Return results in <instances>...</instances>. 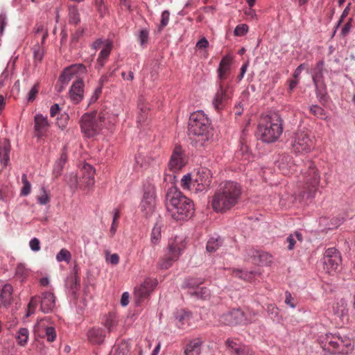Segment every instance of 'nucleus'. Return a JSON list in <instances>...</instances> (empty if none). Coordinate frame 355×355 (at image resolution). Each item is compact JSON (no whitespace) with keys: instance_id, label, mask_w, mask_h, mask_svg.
Masks as SVG:
<instances>
[{"instance_id":"obj_1","label":"nucleus","mask_w":355,"mask_h":355,"mask_svg":"<svg viewBox=\"0 0 355 355\" xmlns=\"http://www.w3.org/2000/svg\"><path fill=\"white\" fill-rule=\"evenodd\" d=\"M241 192V187L237 182L227 181L221 183L213 196L212 208L220 213L230 210L238 203Z\"/></svg>"},{"instance_id":"obj_2","label":"nucleus","mask_w":355,"mask_h":355,"mask_svg":"<svg viewBox=\"0 0 355 355\" xmlns=\"http://www.w3.org/2000/svg\"><path fill=\"white\" fill-rule=\"evenodd\" d=\"M166 206L171 217L175 220L189 218L194 211L192 201L175 187L168 189L166 195Z\"/></svg>"},{"instance_id":"obj_3","label":"nucleus","mask_w":355,"mask_h":355,"mask_svg":"<svg viewBox=\"0 0 355 355\" xmlns=\"http://www.w3.org/2000/svg\"><path fill=\"white\" fill-rule=\"evenodd\" d=\"M283 132L282 119L277 114L261 118L257 130V137L265 143L275 142Z\"/></svg>"},{"instance_id":"obj_4","label":"nucleus","mask_w":355,"mask_h":355,"mask_svg":"<svg viewBox=\"0 0 355 355\" xmlns=\"http://www.w3.org/2000/svg\"><path fill=\"white\" fill-rule=\"evenodd\" d=\"M320 343L324 351L331 353L348 354L353 348L349 338L339 333L327 334L321 336Z\"/></svg>"},{"instance_id":"obj_5","label":"nucleus","mask_w":355,"mask_h":355,"mask_svg":"<svg viewBox=\"0 0 355 355\" xmlns=\"http://www.w3.org/2000/svg\"><path fill=\"white\" fill-rule=\"evenodd\" d=\"M105 114L102 112L84 114L80 120L82 132L89 138L98 135L105 125Z\"/></svg>"},{"instance_id":"obj_6","label":"nucleus","mask_w":355,"mask_h":355,"mask_svg":"<svg viewBox=\"0 0 355 355\" xmlns=\"http://www.w3.org/2000/svg\"><path fill=\"white\" fill-rule=\"evenodd\" d=\"M211 130L210 121L203 111H196L191 114L189 121L190 134L202 136L205 137L204 140H208Z\"/></svg>"},{"instance_id":"obj_7","label":"nucleus","mask_w":355,"mask_h":355,"mask_svg":"<svg viewBox=\"0 0 355 355\" xmlns=\"http://www.w3.org/2000/svg\"><path fill=\"white\" fill-rule=\"evenodd\" d=\"M185 248L184 241L179 237L169 240L164 257L159 259L158 266L161 269H168L176 261Z\"/></svg>"},{"instance_id":"obj_8","label":"nucleus","mask_w":355,"mask_h":355,"mask_svg":"<svg viewBox=\"0 0 355 355\" xmlns=\"http://www.w3.org/2000/svg\"><path fill=\"white\" fill-rule=\"evenodd\" d=\"M320 175L312 162H309L308 168L302 173V192L307 198H313L318 189Z\"/></svg>"},{"instance_id":"obj_9","label":"nucleus","mask_w":355,"mask_h":355,"mask_svg":"<svg viewBox=\"0 0 355 355\" xmlns=\"http://www.w3.org/2000/svg\"><path fill=\"white\" fill-rule=\"evenodd\" d=\"M254 313L244 312L241 309H232L220 317V322L225 325L234 326L237 324H247L254 321Z\"/></svg>"},{"instance_id":"obj_10","label":"nucleus","mask_w":355,"mask_h":355,"mask_svg":"<svg viewBox=\"0 0 355 355\" xmlns=\"http://www.w3.org/2000/svg\"><path fill=\"white\" fill-rule=\"evenodd\" d=\"M291 146L295 153L304 154L311 152L313 148V141L309 131L304 128H299L292 138Z\"/></svg>"},{"instance_id":"obj_11","label":"nucleus","mask_w":355,"mask_h":355,"mask_svg":"<svg viewBox=\"0 0 355 355\" xmlns=\"http://www.w3.org/2000/svg\"><path fill=\"white\" fill-rule=\"evenodd\" d=\"M217 86L218 89L213 98L212 105L216 111L220 112L227 105L229 101L232 98V92L230 84L227 85L218 84Z\"/></svg>"},{"instance_id":"obj_12","label":"nucleus","mask_w":355,"mask_h":355,"mask_svg":"<svg viewBox=\"0 0 355 355\" xmlns=\"http://www.w3.org/2000/svg\"><path fill=\"white\" fill-rule=\"evenodd\" d=\"M225 347L230 355H254L252 349L241 343L239 338H228L225 342Z\"/></svg>"},{"instance_id":"obj_13","label":"nucleus","mask_w":355,"mask_h":355,"mask_svg":"<svg viewBox=\"0 0 355 355\" xmlns=\"http://www.w3.org/2000/svg\"><path fill=\"white\" fill-rule=\"evenodd\" d=\"M193 177L196 193L207 191L209 188L212 180V174L209 168H199Z\"/></svg>"},{"instance_id":"obj_14","label":"nucleus","mask_w":355,"mask_h":355,"mask_svg":"<svg viewBox=\"0 0 355 355\" xmlns=\"http://www.w3.org/2000/svg\"><path fill=\"white\" fill-rule=\"evenodd\" d=\"M323 260L324 270L326 272L331 274L338 269L341 257L336 249L330 248L325 251Z\"/></svg>"},{"instance_id":"obj_15","label":"nucleus","mask_w":355,"mask_h":355,"mask_svg":"<svg viewBox=\"0 0 355 355\" xmlns=\"http://www.w3.org/2000/svg\"><path fill=\"white\" fill-rule=\"evenodd\" d=\"M187 164L186 155L180 146L176 145L168 163V168L172 172L181 170Z\"/></svg>"},{"instance_id":"obj_16","label":"nucleus","mask_w":355,"mask_h":355,"mask_svg":"<svg viewBox=\"0 0 355 355\" xmlns=\"http://www.w3.org/2000/svg\"><path fill=\"white\" fill-rule=\"evenodd\" d=\"M232 64V58L229 55H226L221 59L216 70L217 85L222 84L223 85H227V84H229L228 83H226V80L230 75Z\"/></svg>"},{"instance_id":"obj_17","label":"nucleus","mask_w":355,"mask_h":355,"mask_svg":"<svg viewBox=\"0 0 355 355\" xmlns=\"http://www.w3.org/2000/svg\"><path fill=\"white\" fill-rule=\"evenodd\" d=\"M47 320L42 319L37 322L35 327V332L40 337L46 338L48 342H53L57 336L55 329L53 327L46 324Z\"/></svg>"},{"instance_id":"obj_18","label":"nucleus","mask_w":355,"mask_h":355,"mask_svg":"<svg viewBox=\"0 0 355 355\" xmlns=\"http://www.w3.org/2000/svg\"><path fill=\"white\" fill-rule=\"evenodd\" d=\"M203 280L201 279H188L185 282L187 287L194 288L196 287L195 291H191L190 295L196 297L198 299H206L210 295L209 291L205 287H198L199 285L203 283Z\"/></svg>"},{"instance_id":"obj_19","label":"nucleus","mask_w":355,"mask_h":355,"mask_svg":"<svg viewBox=\"0 0 355 355\" xmlns=\"http://www.w3.org/2000/svg\"><path fill=\"white\" fill-rule=\"evenodd\" d=\"M50 127L47 117L42 114H37L34 117V132L37 139H42L46 135Z\"/></svg>"},{"instance_id":"obj_20","label":"nucleus","mask_w":355,"mask_h":355,"mask_svg":"<svg viewBox=\"0 0 355 355\" xmlns=\"http://www.w3.org/2000/svg\"><path fill=\"white\" fill-rule=\"evenodd\" d=\"M246 256L251 258L254 264L265 266L272 262V256L266 252H261L253 248L246 250Z\"/></svg>"},{"instance_id":"obj_21","label":"nucleus","mask_w":355,"mask_h":355,"mask_svg":"<svg viewBox=\"0 0 355 355\" xmlns=\"http://www.w3.org/2000/svg\"><path fill=\"white\" fill-rule=\"evenodd\" d=\"M157 282L156 279L150 278L146 279L139 286L135 288V295L137 300L139 301L148 296L150 292L157 286Z\"/></svg>"},{"instance_id":"obj_22","label":"nucleus","mask_w":355,"mask_h":355,"mask_svg":"<svg viewBox=\"0 0 355 355\" xmlns=\"http://www.w3.org/2000/svg\"><path fill=\"white\" fill-rule=\"evenodd\" d=\"M86 67L83 64H74L67 67L59 78V81L63 85H67L72 76L78 73H85Z\"/></svg>"},{"instance_id":"obj_23","label":"nucleus","mask_w":355,"mask_h":355,"mask_svg":"<svg viewBox=\"0 0 355 355\" xmlns=\"http://www.w3.org/2000/svg\"><path fill=\"white\" fill-rule=\"evenodd\" d=\"M84 82L82 80L75 81L69 90V95L70 100L74 104L79 103L83 99Z\"/></svg>"},{"instance_id":"obj_24","label":"nucleus","mask_w":355,"mask_h":355,"mask_svg":"<svg viewBox=\"0 0 355 355\" xmlns=\"http://www.w3.org/2000/svg\"><path fill=\"white\" fill-rule=\"evenodd\" d=\"M202 340L200 338L189 340L184 347V355H200Z\"/></svg>"},{"instance_id":"obj_25","label":"nucleus","mask_w":355,"mask_h":355,"mask_svg":"<svg viewBox=\"0 0 355 355\" xmlns=\"http://www.w3.org/2000/svg\"><path fill=\"white\" fill-rule=\"evenodd\" d=\"M55 296L52 293L44 292L40 297V310L43 313H49L55 307Z\"/></svg>"},{"instance_id":"obj_26","label":"nucleus","mask_w":355,"mask_h":355,"mask_svg":"<svg viewBox=\"0 0 355 355\" xmlns=\"http://www.w3.org/2000/svg\"><path fill=\"white\" fill-rule=\"evenodd\" d=\"M105 337V331L99 327H94L87 332V339L89 343L94 345L101 344Z\"/></svg>"},{"instance_id":"obj_27","label":"nucleus","mask_w":355,"mask_h":355,"mask_svg":"<svg viewBox=\"0 0 355 355\" xmlns=\"http://www.w3.org/2000/svg\"><path fill=\"white\" fill-rule=\"evenodd\" d=\"M10 144L5 139L0 143V162L3 166L8 165L10 162Z\"/></svg>"},{"instance_id":"obj_28","label":"nucleus","mask_w":355,"mask_h":355,"mask_svg":"<svg viewBox=\"0 0 355 355\" xmlns=\"http://www.w3.org/2000/svg\"><path fill=\"white\" fill-rule=\"evenodd\" d=\"M12 287L10 284L4 285L0 293V305L7 306L12 300Z\"/></svg>"},{"instance_id":"obj_29","label":"nucleus","mask_w":355,"mask_h":355,"mask_svg":"<svg viewBox=\"0 0 355 355\" xmlns=\"http://www.w3.org/2000/svg\"><path fill=\"white\" fill-rule=\"evenodd\" d=\"M323 61H320L316 64L313 69V74L312 78L313 83L317 89L318 88L319 86L323 85Z\"/></svg>"},{"instance_id":"obj_30","label":"nucleus","mask_w":355,"mask_h":355,"mask_svg":"<svg viewBox=\"0 0 355 355\" xmlns=\"http://www.w3.org/2000/svg\"><path fill=\"white\" fill-rule=\"evenodd\" d=\"M112 49V42L110 40L105 42L103 49L101 51L97 62L101 67H103L107 59L108 58Z\"/></svg>"},{"instance_id":"obj_31","label":"nucleus","mask_w":355,"mask_h":355,"mask_svg":"<svg viewBox=\"0 0 355 355\" xmlns=\"http://www.w3.org/2000/svg\"><path fill=\"white\" fill-rule=\"evenodd\" d=\"M84 171L87 173H84L83 176V180L87 187H91L94 185V173L95 170L93 167L89 164H85L83 167Z\"/></svg>"},{"instance_id":"obj_32","label":"nucleus","mask_w":355,"mask_h":355,"mask_svg":"<svg viewBox=\"0 0 355 355\" xmlns=\"http://www.w3.org/2000/svg\"><path fill=\"white\" fill-rule=\"evenodd\" d=\"M154 161L153 159L145 157L141 154H138L135 157V167L137 169H145L149 167L152 162Z\"/></svg>"},{"instance_id":"obj_33","label":"nucleus","mask_w":355,"mask_h":355,"mask_svg":"<svg viewBox=\"0 0 355 355\" xmlns=\"http://www.w3.org/2000/svg\"><path fill=\"white\" fill-rule=\"evenodd\" d=\"M223 243V239L219 236L211 237L207 243V250L209 252H214L217 250Z\"/></svg>"},{"instance_id":"obj_34","label":"nucleus","mask_w":355,"mask_h":355,"mask_svg":"<svg viewBox=\"0 0 355 355\" xmlns=\"http://www.w3.org/2000/svg\"><path fill=\"white\" fill-rule=\"evenodd\" d=\"M67 155L65 151H63L60 158L56 161L53 166V173H55L56 176L60 175L63 167L67 162Z\"/></svg>"},{"instance_id":"obj_35","label":"nucleus","mask_w":355,"mask_h":355,"mask_svg":"<svg viewBox=\"0 0 355 355\" xmlns=\"http://www.w3.org/2000/svg\"><path fill=\"white\" fill-rule=\"evenodd\" d=\"M303 241L302 235L299 232H295L294 234H290L286 239V243H287L288 245V249L289 250H291L294 249L295 245L297 243V241H299L300 243H302Z\"/></svg>"},{"instance_id":"obj_36","label":"nucleus","mask_w":355,"mask_h":355,"mask_svg":"<svg viewBox=\"0 0 355 355\" xmlns=\"http://www.w3.org/2000/svg\"><path fill=\"white\" fill-rule=\"evenodd\" d=\"M193 175L188 173L184 175L181 179V187L184 189L195 191V186L193 185Z\"/></svg>"},{"instance_id":"obj_37","label":"nucleus","mask_w":355,"mask_h":355,"mask_svg":"<svg viewBox=\"0 0 355 355\" xmlns=\"http://www.w3.org/2000/svg\"><path fill=\"white\" fill-rule=\"evenodd\" d=\"M233 275L235 277H238L241 279H243L245 281L251 282L254 278L255 275L257 274H260L257 272L250 271V272H245L243 270H234L232 272Z\"/></svg>"},{"instance_id":"obj_38","label":"nucleus","mask_w":355,"mask_h":355,"mask_svg":"<svg viewBox=\"0 0 355 355\" xmlns=\"http://www.w3.org/2000/svg\"><path fill=\"white\" fill-rule=\"evenodd\" d=\"M29 331L26 328H20L17 331L16 339L19 345H25L28 340Z\"/></svg>"},{"instance_id":"obj_39","label":"nucleus","mask_w":355,"mask_h":355,"mask_svg":"<svg viewBox=\"0 0 355 355\" xmlns=\"http://www.w3.org/2000/svg\"><path fill=\"white\" fill-rule=\"evenodd\" d=\"M69 23L73 24H78L80 19V15L78 11V9L75 6H69Z\"/></svg>"},{"instance_id":"obj_40","label":"nucleus","mask_w":355,"mask_h":355,"mask_svg":"<svg viewBox=\"0 0 355 355\" xmlns=\"http://www.w3.org/2000/svg\"><path fill=\"white\" fill-rule=\"evenodd\" d=\"M40 296H34L31 299L30 302L28 304V310L26 313V317H29L33 313H34L36 307L38 304L40 303Z\"/></svg>"},{"instance_id":"obj_41","label":"nucleus","mask_w":355,"mask_h":355,"mask_svg":"<svg viewBox=\"0 0 355 355\" xmlns=\"http://www.w3.org/2000/svg\"><path fill=\"white\" fill-rule=\"evenodd\" d=\"M191 318V313L186 311H181L179 312L176 316V318L178 320L180 323V327H183L184 325L188 324L189 320Z\"/></svg>"},{"instance_id":"obj_42","label":"nucleus","mask_w":355,"mask_h":355,"mask_svg":"<svg viewBox=\"0 0 355 355\" xmlns=\"http://www.w3.org/2000/svg\"><path fill=\"white\" fill-rule=\"evenodd\" d=\"M71 259V254L70 252L65 248L61 249L56 255V260L59 262L64 261L67 263H69Z\"/></svg>"},{"instance_id":"obj_43","label":"nucleus","mask_w":355,"mask_h":355,"mask_svg":"<svg viewBox=\"0 0 355 355\" xmlns=\"http://www.w3.org/2000/svg\"><path fill=\"white\" fill-rule=\"evenodd\" d=\"M37 199L40 205H46L50 201L49 191L42 187L40 189V195L37 197Z\"/></svg>"},{"instance_id":"obj_44","label":"nucleus","mask_w":355,"mask_h":355,"mask_svg":"<svg viewBox=\"0 0 355 355\" xmlns=\"http://www.w3.org/2000/svg\"><path fill=\"white\" fill-rule=\"evenodd\" d=\"M248 146L246 144H241L240 149L236 153L237 158L248 160L250 158Z\"/></svg>"},{"instance_id":"obj_45","label":"nucleus","mask_w":355,"mask_h":355,"mask_svg":"<svg viewBox=\"0 0 355 355\" xmlns=\"http://www.w3.org/2000/svg\"><path fill=\"white\" fill-rule=\"evenodd\" d=\"M120 211L119 209H115L112 223L110 230V234L111 237H113L116 232L118 227V220L120 218Z\"/></svg>"},{"instance_id":"obj_46","label":"nucleus","mask_w":355,"mask_h":355,"mask_svg":"<svg viewBox=\"0 0 355 355\" xmlns=\"http://www.w3.org/2000/svg\"><path fill=\"white\" fill-rule=\"evenodd\" d=\"M161 239V227L158 225H155L152 230L151 233V242L153 244H157Z\"/></svg>"},{"instance_id":"obj_47","label":"nucleus","mask_w":355,"mask_h":355,"mask_svg":"<svg viewBox=\"0 0 355 355\" xmlns=\"http://www.w3.org/2000/svg\"><path fill=\"white\" fill-rule=\"evenodd\" d=\"M21 181L23 183V187L21 191V195L24 196H28L31 193V184L27 180L26 174L22 175Z\"/></svg>"},{"instance_id":"obj_48","label":"nucleus","mask_w":355,"mask_h":355,"mask_svg":"<svg viewBox=\"0 0 355 355\" xmlns=\"http://www.w3.org/2000/svg\"><path fill=\"white\" fill-rule=\"evenodd\" d=\"M33 58L35 62H40L44 56L43 49L37 44L35 45L33 49Z\"/></svg>"},{"instance_id":"obj_49","label":"nucleus","mask_w":355,"mask_h":355,"mask_svg":"<svg viewBox=\"0 0 355 355\" xmlns=\"http://www.w3.org/2000/svg\"><path fill=\"white\" fill-rule=\"evenodd\" d=\"M155 206L154 201L145 200H142L141 202V207L143 211L146 212V214L151 213L153 211Z\"/></svg>"},{"instance_id":"obj_50","label":"nucleus","mask_w":355,"mask_h":355,"mask_svg":"<svg viewBox=\"0 0 355 355\" xmlns=\"http://www.w3.org/2000/svg\"><path fill=\"white\" fill-rule=\"evenodd\" d=\"M310 112L315 115V116L324 119L326 118V114L323 108L320 107L319 105H312L310 107Z\"/></svg>"},{"instance_id":"obj_51","label":"nucleus","mask_w":355,"mask_h":355,"mask_svg":"<svg viewBox=\"0 0 355 355\" xmlns=\"http://www.w3.org/2000/svg\"><path fill=\"white\" fill-rule=\"evenodd\" d=\"M155 202V188L153 186H148L145 190L143 199Z\"/></svg>"},{"instance_id":"obj_52","label":"nucleus","mask_w":355,"mask_h":355,"mask_svg":"<svg viewBox=\"0 0 355 355\" xmlns=\"http://www.w3.org/2000/svg\"><path fill=\"white\" fill-rule=\"evenodd\" d=\"M39 89L40 86L38 83L35 84L34 86L31 88L28 94V102H33L35 99L37 94L39 92Z\"/></svg>"},{"instance_id":"obj_53","label":"nucleus","mask_w":355,"mask_h":355,"mask_svg":"<svg viewBox=\"0 0 355 355\" xmlns=\"http://www.w3.org/2000/svg\"><path fill=\"white\" fill-rule=\"evenodd\" d=\"M170 12L168 10H164L162 13V19L159 25V29H163L166 27L169 21Z\"/></svg>"},{"instance_id":"obj_54","label":"nucleus","mask_w":355,"mask_h":355,"mask_svg":"<svg viewBox=\"0 0 355 355\" xmlns=\"http://www.w3.org/2000/svg\"><path fill=\"white\" fill-rule=\"evenodd\" d=\"M104 324H105V327L107 329L108 331L111 332L114 330V329L116 326L117 323H116V320L114 318L109 316L106 319Z\"/></svg>"},{"instance_id":"obj_55","label":"nucleus","mask_w":355,"mask_h":355,"mask_svg":"<svg viewBox=\"0 0 355 355\" xmlns=\"http://www.w3.org/2000/svg\"><path fill=\"white\" fill-rule=\"evenodd\" d=\"M148 31L146 29L141 30L138 35V40L141 46L146 44L148 40Z\"/></svg>"},{"instance_id":"obj_56","label":"nucleus","mask_w":355,"mask_h":355,"mask_svg":"<svg viewBox=\"0 0 355 355\" xmlns=\"http://www.w3.org/2000/svg\"><path fill=\"white\" fill-rule=\"evenodd\" d=\"M353 19L349 18L347 22L343 26L341 29L340 35L342 37H345L350 32L352 26Z\"/></svg>"},{"instance_id":"obj_57","label":"nucleus","mask_w":355,"mask_h":355,"mask_svg":"<svg viewBox=\"0 0 355 355\" xmlns=\"http://www.w3.org/2000/svg\"><path fill=\"white\" fill-rule=\"evenodd\" d=\"M248 26L246 24H240L236 27L234 34L236 36H243L248 32Z\"/></svg>"},{"instance_id":"obj_58","label":"nucleus","mask_w":355,"mask_h":355,"mask_svg":"<svg viewBox=\"0 0 355 355\" xmlns=\"http://www.w3.org/2000/svg\"><path fill=\"white\" fill-rule=\"evenodd\" d=\"M141 112L139 114V116L137 117V122L140 124L143 123L148 117V108L147 107H141Z\"/></svg>"},{"instance_id":"obj_59","label":"nucleus","mask_w":355,"mask_h":355,"mask_svg":"<svg viewBox=\"0 0 355 355\" xmlns=\"http://www.w3.org/2000/svg\"><path fill=\"white\" fill-rule=\"evenodd\" d=\"M101 93H102V87H96L95 89L92 96H91L89 104L95 103L99 98Z\"/></svg>"},{"instance_id":"obj_60","label":"nucleus","mask_w":355,"mask_h":355,"mask_svg":"<svg viewBox=\"0 0 355 355\" xmlns=\"http://www.w3.org/2000/svg\"><path fill=\"white\" fill-rule=\"evenodd\" d=\"M7 24V16L5 12L0 14V34L3 33L4 28Z\"/></svg>"},{"instance_id":"obj_61","label":"nucleus","mask_w":355,"mask_h":355,"mask_svg":"<svg viewBox=\"0 0 355 355\" xmlns=\"http://www.w3.org/2000/svg\"><path fill=\"white\" fill-rule=\"evenodd\" d=\"M350 5L351 3H348L346 8L343 11V13L340 16V20L338 21L336 29H337L339 26L341 24V23L343 21V19L349 15V10H350Z\"/></svg>"},{"instance_id":"obj_62","label":"nucleus","mask_w":355,"mask_h":355,"mask_svg":"<svg viewBox=\"0 0 355 355\" xmlns=\"http://www.w3.org/2000/svg\"><path fill=\"white\" fill-rule=\"evenodd\" d=\"M29 245L30 248L33 251H38L40 249V242L36 238L31 239Z\"/></svg>"},{"instance_id":"obj_63","label":"nucleus","mask_w":355,"mask_h":355,"mask_svg":"<svg viewBox=\"0 0 355 355\" xmlns=\"http://www.w3.org/2000/svg\"><path fill=\"white\" fill-rule=\"evenodd\" d=\"M106 261L112 265H116L119 262V256L116 253L112 254L106 257Z\"/></svg>"},{"instance_id":"obj_64","label":"nucleus","mask_w":355,"mask_h":355,"mask_svg":"<svg viewBox=\"0 0 355 355\" xmlns=\"http://www.w3.org/2000/svg\"><path fill=\"white\" fill-rule=\"evenodd\" d=\"M209 46V42L205 37L200 39L196 44V47L199 49H205Z\"/></svg>"}]
</instances>
